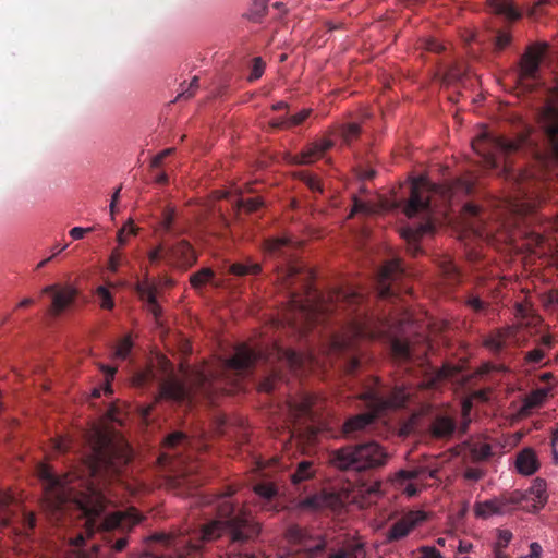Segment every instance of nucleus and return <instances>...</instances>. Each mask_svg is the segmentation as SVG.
<instances>
[{
  "label": "nucleus",
  "instance_id": "nucleus-26",
  "mask_svg": "<svg viewBox=\"0 0 558 558\" xmlns=\"http://www.w3.org/2000/svg\"><path fill=\"white\" fill-rule=\"evenodd\" d=\"M490 11L508 22H515L523 15L522 11L510 0H487Z\"/></svg>",
  "mask_w": 558,
  "mask_h": 558
},
{
  "label": "nucleus",
  "instance_id": "nucleus-17",
  "mask_svg": "<svg viewBox=\"0 0 558 558\" xmlns=\"http://www.w3.org/2000/svg\"><path fill=\"white\" fill-rule=\"evenodd\" d=\"M194 465H189L184 470L179 471L175 475L169 478L170 488L174 489L177 494H192L203 483V478L194 473Z\"/></svg>",
  "mask_w": 558,
  "mask_h": 558
},
{
  "label": "nucleus",
  "instance_id": "nucleus-14",
  "mask_svg": "<svg viewBox=\"0 0 558 558\" xmlns=\"http://www.w3.org/2000/svg\"><path fill=\"white\" fill-rule=\"evenodd\" d=\"M547 49L545 44H534L526 48L520 59V78L535 81Z\"/></svg>",
  "mask_w": 558,
  "mask_h": 558
},
{
  "label": "nucleus",
  "instance_id": "nucleus-46",
  "mask_svg": "<svg viewBox=\"0 0 558 558\" xmlns=\"http://www.w3.org/2000/svg\"><path fill=\"white\" fill-rule=\"evenodd\" d=\"M325 504V498L319 495H312L302 499L299 504L301 509L318 510Z\"/></svg>",
  "mask_w": 558,
  "mask_h": 558
},
{
  "label": "nucleus",
  "instance_id": "nucleus-1",
  "mask_svg": "<svg viewBox=\"0 0 558 558\" xmlns=\"http://www.w3.org/2000/svg\"><path fill=\"white\" fill-rule=\"evenodd\" d=\"M265 253L280 258L276 266L278 279L289 290V308L284 320L295 330L305 335L317 329L326 332L320 355L315 352L301 353L274 343L263 349H254L242 343L234 354L225 360L216 374L201 372L196 376L197 389L211 397L223 389V383L234 384L238 378L247 375L257 364H267L269 373L259 383V390L272 392L283 381V368L301 375L316 366L327 364L354 374L363 355L362 343L379 338L384 331L374 326L363 310L364 296L351 289L341 288L327 294L314 287V272L294 259V244L287 236L270 238L265 241Z\"/></svg>",
  "mask_w": 558,
  "mask_h": 558
},
{
  "label": "nucleus",
  "instance_id": "nucleus-59",
  "mask_svg": "<svg viewBox=\"0 0 558 558\" xmlns=\"http://www.w3.org/2000/svg\"><path fill=\"white\" fill-rule=\"evenodd\" d=\"M310 113H311V109H303L299 113L289 117L288 121H289L290 128L301 124L303 121H305V119H307Z\"/></svg>",
  "mask_w": 558,
  "mask_h": 558
},
{
  "label": "nucleus",
  "instance_id": "nucleus-52",
  "mask_svg": "<svg viewBox=\"0 0 558 558\" xmlns=\"http://www.w3.org/2000/svg\"><path fill=\"white\" fill-rule=\"evenodd\" d=\"M326 549V542L323 538H318L315 541L313 546H305L304 551L306 553L308 558H316Z\"/></svg>",
  "mask_w": 558,
  "mask_h": 558
},
{
  "label": "nucleus",
  "instance_id": "nucleus-61",
  "mask_svg": "<svg viewBox=\"0 0 558 558\" xmlns=\"http://www.w3.org/2000/svg\"><path fill=\"white\" fill-rule=\"evenodd\" d=\"M466 304L476 313L483 312L487 307V304L477 296L469 298Z\"/></svg>",
  "mask_w": 558,
  "mask_h": 558
},
{
  "label": "nucleus",
  "instance_id": "nucleus-62",
  "mask_svg": "<svg viewBox=\"0 0 558 558\" xmlns=\"http://www.w3.org/2000/svg\"><path fill=\"white\" fill-rule=\"evenodd\" d=\"M485 475V472L477 468H468L464 472V477L469 481H480Z\"/></svg>",
  "mask_w": 558,
  "mask_h": 558
},
{
  "label": "nucleus",
  "instance_id": "nucleus-7",
  "mask_svg": "<svg viewBox=\"0 0 558 558\" xmlns=\"http://www.w3.org/2000/svg\"><path fill=\"white\" fill-rule=\"evenodd\" d=\"M359 399L369 411L351 416L344 422L343 433L347 436L366 429L386 410L404 407L409 393L401 387L389 388L377 377H369L363 383Z\"/></svg>",
  "mask_w": 558,
  "mask_h": 558
},
{
  "label": "nucleus",
  "instance_id": "nucleus-35",
  "mask_svg": "<svg viewBox=\"0 0 558 558\" xmlns=\"http://www.w3.org/2000/svg\"><path fill=\"white\" fill-rule=\"evenodd\" d=\"M390 351L395 359L400 362H408L412 359L409 343L398 338H390Z\"/></svg>",
  "mask_w": 558,
  "mask_h": 558
},
{
  "label": "nucleus",
  "instance_id": "nucleus-40",
  "mask_svg": "<svg viewBox=\"0 0 558 558\" xmlns=\"http://www.w3.org/2000/svg\"><path fill=\"white\" fill-rule=\"evenodd\" d=\"M214 278V271L210 268H202L190 277V283L194 289H199Z\"/></svg>",
  "mask_w": 558,
  "mask_h": 558
},
{
  "label": "nucleus",
  "instance_id": "nucleus-42",
  "mask_svg": "<svg viewBox=\"0 0 558 558\" xmlns=\"http://www.w3.org/2000/svg\"><path fill=\"white\" fill-rule=\"evenodd\" d=\"M132 347H133V342H132L131 337L130 336L123 337L122 339H120V341L118 342V344L114 348V356L120 360H125L128 357L129 353L131 352Z\"/></svg>",
  "mask_w": 558,
  "mask_h": 558
},
{
  "label": "nucleus",
  "instance_id": "nucleus-55",
  "mask_svg": "<svg viewBox=\"0 0 558 558\" xmlns=\"http://www.w3.org/2000/svg\"><path fill=\"white\" fill-rule=\"evenodd\" d=\"M511 43V35L507 32L499 31L495 38V48L497 50H504Z\"/></svg>",
  "mask_w": 558,
  "mask_h": 558
},
{
  "label": "nucleus",
  "instance_id": "nucleus-37",
  "mask_svg": "<svg viewBox=\"0 0 558 558\" xmlns=\"http://www.w3.org/2000/svg\"><path fill=\"white\" fill-rule=\"evenodd\" d=\"M260 270L262 266L254 262L234 263L229 269V271L235 276L257 275Z\"/></svg>",
  "mask_w": 558,
  "mask_h": 558
},
{
  "label": "nucleus",
  "instance_id": "nucleus-12",
  "mask_svg": "<svg viewBox=\"0 0 558 558\" xmlns=\"http://www.w3.org/2000/svg\"><path fill=\"white\" fill-rule=\"evenodd\" d=\"M51 298V304L48 314L56 318L70 310L78 295V290L71 284L53 283L47 286L41 291Z\"/></svg>",
  "mask_w": 558,
  "mask_h": 558
},
{
  "label": "nucleus",
  "instance_id": "nucleus-41",
  "mask_svg": "<svg viewBox=\"0 0 558 558\" xmlns=\"http://www.w3.org/2000/svg\"><path fill=\"white\" fill-rule=\"evenodd\" d=\"M156 380V373L153 367H147L134 375L133 381L137 387H144Z\"/></svg>",
  "mask_w": 558,
  "mask_h": 558
},
{
  "label": "nucleus",
  "instance_id": "nucleus-13",
  "mask_svg": "<svg viewBox=\"0 0 558 558\" xmlns=\"http://www.w3.org/2000/svg\"><path fill=\"white\" fill-rule=\"evenodd\" d=\"M197 260L196 253L187 240L167 243L166 265L173 268L189 269Z\"/></svg>",
  "mask_w": 558,
  "mask_h": 558
},
{
  "label": "nucleus",
  "instance_id": "nucleus-48",
  "mask_svg": "<svg viewBox=\"0 0 558 558\" xmlns=\"http://www.w3.org/2000/svg\"><path fill=\"white\" fill-rule=\"evenodd\" d=\"M266 0H254L248 17L254 22H258L266 14Z\"/></svg>",
  "mask_w": 558,
  "mask_h": 558
},
{
  "label": "nucleus",
  "instance_id": "nucleus-32",
  "mask_svg": "<svg viewBox=\"0 0 558 558\" xmlns=\"http://www.w3.org/2000/svg\"><path fill=\"white\" fill-rule=\"evenodd\" d=\"M315 473L316 469L314 463L310 460H302L298 462L295 470L288 474V477L291 483L296 486L304 481L313 478Z\"/></svg>",
  "mask_w": 558,
  "mask_h": 558
},
{
  "label": "nucleus",
  "instance_id": "nucleus-15",
  "mask_svg": "<svg viewBox=\"0 0 558 558\" xmlns=\"http://www.w3.org/2000/svg\"><path fill=\"white\" fill-rule=\"evenodd\" d=\"M404 274L405 270L400 259H392L387 262L379 271V296L383 299L393 296L396 294V291L392 284Z\"/></svg>",
  "mask_w": 558,
  "mask_h": 558
},
{
  "label": "nucleus",
  "instance_id": "nucleus-2",
  "mask_svg": "<svg viewBox=\"0 0 558 558\" xmlns=\"http://www.w3.org/2000/svg\"><path fill=\"white\" fill-rule=\"evenodd\" d=\"M37 476L43 487L41 507L51 522L60 525L76 521L80 532L70 538L75 547H81L87 538L101 535L111 550L122 551L126 537L113 541L111 533L131 530L141 521V515L134 510L107 511L108 499L105 494L104 480H72L70 474L59 475L48 464L37 466Z\"/></svg>",
  "mask_w": 558,
  "mask_h": 558
},
{
  "label": "nucleus",
  "instance_id": "nucleus-54",
  "mask_svg": "<svg viewBox=\"0 0 558 558\" xmlns=\"http://www.w3.org/2000/svg\"><path fill=\"white\" fill-rule=\"evenodd\" d=\"M545 357V352L543 349L541 348H535L531 351H529L526 354H525V362L526 364H532V365H535V364H539L542 363V361L544 360Z\"/></svg>",
  "mask_w": 558,
  "mask_h": 558
},
{
  "label": "nucleus",
  "instance_id": "nucleus-16",
  "mask_svg": "<svg viewBox=\"0 0 558 558\" xmlns=\"http://www.w3.org/2000/svg\"><path fill=\"white\" fill-rule=\"evenodd\" d=\"M426 514L424 511H409L395 522L387 533L389 542H396L405 537L414 527L424 522Z\"/></svg>",
  "mask_w": 558,
  "mask_h": 558
},
{
  "label": "nucleus",
  "instance_id": "nucleus-27",
  "mask_svg": "<svg viewBox=\"0 0 558 558\" xmlns=\"http://www.w3.org/2000/svg\"><path fill=\"white\" fill-rule=\"evenodd\" d=\"M436 470H427L424 466H416L410 470H400L396 473L393 477L395 486H402L407 482H411L414 480L424 481L427 477L434 478L436 477Z\"/></svg>",
  "mask_w": 558,
  "mask_h": 558
},
{
  "label": "nucleus",
  "instance_id": "nucleus-51",
  "mask_svg": "<svg viewBox=\"0 0 558 558\" xmlns=\"http://www.w3.org/2000/svg\"><path fill=\"white\" fill-rule=\"evenodd\" d=\"M361 133V128L357 123H350L342 129V137L347 144L357 138Z\"/></svg>",
  "mask_w": 558,
  "mask_h": 558
},
{
  "label": "nucleus",
  "instance_id": "nucleus-21",
  "mask_svg": "<svg viewBox=\"0 0 558 558\" xmlns=\"http://www.w3.org/2000/svg\"><path fill=\"white\" fill-rule=\"evenodd\" d=\"M476 517L480 518H488L494 514H505L510 512V505L508 500V495H502L498 498L485 500L483 502H477L474 508Z\"/></svg>",
  "mask_w": 558,
  "mask_h": 558
},
{
  "label": "nucleus",
  "instance_id": "nucleus-3",
  "mask_svg": "<svg viewBox=\"0 0 558 558\" xmlns=\"http://www.w3.org/2000/svg\"><path fill=\"white\" fill-rule=\"evenodd\" d=\"M228 488L222 494H199L195 505L199 506L205 517L214 518L198 530L171 533H156L151 539L165 546L166 553H147L142 558H189L199 553L204 542H210L223 534H229L231 542L243 543L259 533L258 524L242 509H236Z\"/></svg>",
  "mask_w": 558,
  "mask_h": 558
},
{
  "label": "nucleus",
  "instance_id": "nucleus-38",
  "mask_svg": "<svg viewBox=\"0 0 558 558\" xmlns=\"http://www.w3.org/2000/svg\"><path fill=\"white\" fill-rule=\"evenodd\" d=\"M327 558H365V551L362 546H349L328 554Z\"/></svg>",
  "mask_w": 558,
  "mask_h": 558
},
{
  "label": "nucleus",
  "instance_id": "nucleus-4",
  "mask_svg": "<svg viewBox=\"0 0 558 558\" xmlns=\"http://www.w3.org/2000/svg\"><path fill=\"white\" fill-rule=\"evenodd\" d=\"M123 412L117 403H109L102 422L83 435L81 470L69 472L72 480L111 481L131 461V448L123 436L110 426L122 424Z\"/></svg>",
  "mask_w": 558,
  "mask_h": 558
},
{
  "label": "nucleus",
  "instance_id": "nucleus-19",
  "mask_svg": "<svg viewBox=\"0 0 558 558\" xmlns=\"http://www.w3.org/2000/svg\"><path fill=\"white\" fill-rule=\"evenodd\" d=\"M517 333L518 327L507 326L489 333L484 339L483 344L493 354L498 355L508 347L510 341H517Z\"/></svg>",
  "mask_w": 558,
  "mask_h": 558
},
{
  "label": "nucleus",
  "instance_id": "nucleus-56",
  "mask_svg": "<svg viewBox=\"0 0 558 558\" xmlns=\"http://www.w3.org/2000/svg\"><path fill=\"white\" fill-rule=\"evenodd\" d=\"M240 206L248 213H254L257 211L263 206V202L259 197H253L242 199Z\"/></svg>",
  "mask_w": 558,
  "mask_h": 558
},
{
  "label": "nucleus",
  "instance_id": "nucleus-44",
  "mask_svg": "<svg viewBox=\"0 0 558 558\" xmlns=\"http://www.w3.org/2000/svg\"><path fill=\"white\" fill-rule=\"evenodd\" d=\"M21 533L28 536L36 526V517L34 512H24L21 519ZM17 530V527H15Z\"/></svg>",
  "mask_w": 558,
  "mask_h": 558
},
{
  "label": "nucleus",
  "instance_id": "nucleus-58",
  "mask_svg": "<svg viewBox=\"0 0 558 558\" xmlns=\"http://www.w3.org/2000/svg\"><path fill=\"white\" fill-rule=\"evenodd\" d=\"M102 371H104L105 380H106V383H105V393L111 395L112 393V388H111V384L110 383H111V380L114 377L117 368L112 367V366H104Z\"/></svg>",
  "mask_w": 558,
  "mask_h": 558
},
{
  "label": "nucleus",
  "instance_id": "nucleus-43",
  "mask_svg": "<svg viewBox=\"0 0 558 558\" xmlns=\"http://www.w3.org/2000/svg\"><path fill=\"white\" fill-rule=\"evenodd\" d=\"M166 250L167 242H160L156 247L150 250L147 254L148 260L151 265L163 262L166 264Z\"/></svg>",
  "mask_w": 558,
  "mask_h": 558
},
{
  "label": "nucleus",
  "instance_id": "nucleus-11",
  "mask_svg": "<svg viewBox=\"0 0 558 558\" xmlns=\"http://www.w3.org/2000/svg\"><path fill=\"white\" fill-rule=\"evenodd\" d=\"M326 399L312 392H302L288 400V411L295 420L314 421L325 409Z\"/></svg>",
  "mask_w": 558,
  "mask_h": 558
},
{
  "label": "nucleus",
  "instance_id": "nucleus-6",
  "mask_svg": "<svg viewBox=\"0 0 558 558\" xmlns=\"http://www.w3.org/2000/svg\"><path fill=\"white\" fill-rule=\"evenodd\" d=\"M476 180L473 173H465L446 185L433 184L425 178L415 179L411 183L410 197L404 205L403 211L409 218L422 215L426 220L417 226L407 227L402 231L403 238L408 241V250L413 256L421 252L417 240L433 231L430 222L433 214L432 197L439 195L444 202L452 203L462 196L472 194L476 189Z\"/></svg>",
  "mask_w": 558,
  "mask_h": 558
},
{
  "label": "nucleus",
  "instance_id": "nucleus-20",
  "mask_svg": "<svg viewBox=\"0 0 558 558\" xmlns=\"http://www.w3.org/2000/svg\"><path fill=\"white\" fill-rule=\"evenodd\" d=\"M524 246L533 254H551L556 247V240L545 236L542 232L532 230L525 233Z\"/></svg>",
  "mask_w": 558,
  "mask_h": 558
},
{
  "label": "nucleus",
  "instance_id": "nucleus-49",
  "mask_svg": "<svg viewBox=\"0 0 558 558\" xmlns=\"http://www.w3.org/2000/svg\"><path fill=\"white\" fill-rule=\"evenodd\" d=\"M98 298L100 299V306L105 310H111L114 306V302L112 300V295L109 290L102 286L98 287L96 290Z\"/></svg>",
  "mask_w": 558,
  "mask_h": 558
},
{
  "label": "nucleus",
  "instance_id": "nucleus-60",
  "mask_svg": "<svg viewBox=\"0 0 558 558\" xmlns=\"http://www.w3.org/2000/svg\"><path fill=\"white\" fill-rule=\"evenodd\" d=\"M121 260V252L119 248H114L111 252L110 258H109V270L112 272H117L120 266Z\"/></svg>",
  "mask_w": 558,
  "mask_h": 558
},
{
  "label": "nucleus",
  "instance_id": "nucleus-9",
  "mask_svg": "<svg viewBox=\"0 0 558 558\" xmlns=\"http://www.w3.org/2000/svg\"><path fill=\"white\" fill-rule=\"evenodd\" d=\"M505 180L511 185L512 191L504 199L506 210L515 219L532 215L541 204V198L534 197L530 191L532 184L531 174L521 168L505 166L502 169Z\"/></svg>",
  "mask_w": 558,
  "mask_h": 558
},
{
  "label": "nucleus",
  "instance_id": "nucleus-33",
  "mask_svg": "<svg viewBox=\"0 0 558 558\" xmlns=\"http://www.w3.org/2000/svg\"><path fill=\"white\" fill-rule=\"evenodd\" d=\"M548 396V390L538 388L529 393L524 399L520 409L522 415H529L533 409L541 407Z\"/></svg>",
  "mask_w": 558,
  "mask_h": 558
},
{
  "label": "nucleus",
  "instance_id": "nucleus-34",
  "mask_svg": "<svg viewBox=\"0 0 558 558\" xmlns=\"http://www.w3.org/2000/svg\"><path fill=\"white\" fill-rule=\"evenodd\" d=\"M283 481V474L279 477H276L275 480H267L262 481L254 486V492L256 495H258L260 498L265 500H271L274 497L278 495V482Z\"/></svg>",
  "mask_w": 558,
  "mask_h": 558
},
{
  "label": "nucleus",
  "instance_id": "nucleus-64",
  "mask_svg": "<svg viewBox=\"0 0 558 558\" xmlns=\"http://www.w3.org/2000/svg\"><path fill=\"white\" fill-rule=\"evenodd\" d=\"M90 230V228L74 227L70 230V235L73 240H80L83 239L84 235Z\"/></svg>",
  "mask_w": 558,
  "mask_h": 558
},
{
  "label": "nucleus",
  "instance_id": "nucleus-36",
  "mask_svg": "<svg viewBox=\"0 0 558 558\" xmlns=\"http://www.w3.org/2000/svg\"><path fill=\"white\" fill-rule=\"evenodd\" d=\"M440 270L448 284H456L460 281L461 274L453 260L444 259L440 264Z\"/></svg>",
  "mask_w": 558,
  "mask_h": 558
},
{
  "label": "nucleus",
  "instance_id": "nucleus-53",
  "mask_svg": "<svg viewBox=\"0 0 558 558\" xmlns=\"http://www.w3.org/2000/svg\"><path fill=\"white\" fill-rule=\"evenodd\" d=\"M264 70H265V62L262 60V58H259V57L254 58L252 71L248 76V80L251 82L258 80L263 75Z\"/></svg>",
  "mask_w": 558,
  "mask_h": 558
},
{
  "label": "nucleus",
  "instance_id": "nucleus-39",
  "mask_svg": "<svg viewBox=\"0 0 558 558\" xmlns=\"http://www.w3.org/2000/svg\"><path fill=\"white\" fill-rule=\"evenodd\" d=\"M492 454V447L488 444L473 445L470 449V458L473 462L486 461Z\"/></svg>",
  "mask_w": 558,
  "mask_h": 558
},
{
  "label": "nucleus",
  "instance_id": "nucleus-24",
  "mask_svg": "<svg viewBox=\"0 0 558 558\" xmlns=\"http://www.w3.org/2000/svg\"><path fill=\"white\" fill-rule=\"evenodd\" d=\"M187 395L185 386L174 378H168L159 383L160 399L182 402L187 398Z\"/></svg>",
  "mask_w": 558,
  "mask_h": 558
},
{
  "label": "nucleus",
  "instance_id": "nucleus-28",
  "mask_svg": "<svg viewBox=\"0 0 558 558\" xmlns=\"http://www.w3.org/2000/svg\"><path fill=\"white\" fill-rule=\"evenodd\" d=\"M515 468L518 472L522 475L534 474L539 468V463L537 461L534 450L531 448H525L521 450L517 454Z\"/></svg>",
  "mask_w": 558,
  "mask_h": 558
},
{
  "label": "nucleus",
  "instance_id": "nucleus-29",
  "mask_svg": "<svg viewBox=\"0 0 558 558\" xmlns=\"http://www.w3.org/2000/svg\"><path fill=\"white\" fill-rule=\"evenodd\" d=\"M14 497L8 493L0 492V529L9 527L16 517Z\"/></svg>",
  "mask_w": 558,
  "mask_h": 558
},
{
  "label": "nucleus",
  "instance_id": "nucleus-30",
  "mask_svg": "<svg viewBox=\"0 0 558 558\" xmlns=\"http://www.w3.org/2000/svg\"><path fill=\"white\" fill-rule=\"evenodd\" d=\"M136 292L141 300L145 301L148 305L149 311L155 317H158L160 314V306L157 303V289L154 284L148 281L138 282L136 284Z\"/></svg>",
  "mask_w": 558,
  "mask_h": 558
},
{
  "label": "nucleus",
  "instance_id": "nucleus-45",
  "mask_svg": "<svg viewBox=\"0 0 558 558\" xmlns=\"http://www.w3.org/2000/svg\"><path fill=\"white\" fill-rule=\"evenodd\" d=\"M140 231V228L135 227L133 221L130 219L119 231L117 234L118 243L123 246L126 243V235H136Z\"/></svg>",
  "mask_w": 558,
  "mask_h": 558
},
{
  "label": "nucleus",
  "instance_id": "nucleus-31",
  "mask_svg": "<svg viewBox=\"0 0 558 558\" xmlns=\"http://www.w3.org/2000/svg\"><path fill=\"white\" fill-rule=\"evenodd\" d=\"M454 429V421L445 415H437L429 425L432 436L437 439L452 436Z\"/></svg>",
  "mask_w": 558,
  "mask_h": 558
},
{
  "label": "nucleus",
  "instance_id": "nucleus-22",
  "mask_svg": "<svg viewBox=\"0 0 558 558\" xmlns=\"http://www.w3.org/2000/svg\"><path fill=\"white\" fill-rule=\"evenodd\" d=\"M332 146L333 142L327 138L314 142L310 144L305 149H303L300 154L295 155L293 157V162L299 165L312 163L315 160L322 158L324 154L327 150H329Z\"/></svg>",
  "mask_w": 558,
  "mask_h": 558
},
{
  "label": "nucleus",
  "instance_id": "nucleus-63",
  "mask_svg": "<svg viewBox=\"0 0 558 558\" xmlns=\"http://www.w3.org/2000/svg\"><path fill=\"white\" fill-rule=\"evenodd\" d=\"M396 487L399 489H402L403 493L407 494L409 497H413V496L417 495V493H418V488H417L416 484H414L412 482H407L401 487L400 486H396Z\"/></svg>",
  "mask_w": 558,
  "mask_h": 558
},
{
  "label": "nucleus",
  "instance_id": "nucleus-23",
  "mask_svg": "<svg viewBox=\"0 0 558 558\" xmlns=\"http://www.w3.org/2000/svg\"><path fill=\"white\" fill-rule=\"evenodd\" d=\"M158 231L162 236L169 235L172 238H178L184 234L186 229L178 225L175 209L173 207L167 206L161 213V217L158 223Z\"/></svg>",
  "mask_w": 558,
  "mask_h": 558
},
{
  "label": "nucleus",
  "instance_id": "nucleus-47",
  "mask_svg": "<svg viewBox=\"0 0 558 558\" xmlns=\"http://www.w3.org/2000/svg\"><path fill=\"white\" fill-rule=\"evenodd\" d=\"M198 87H199V78H198V76H194L187 86L185 85V83L181 84V92L179 93L177 99L192 98L195 95Z\"/></svg>",
  "mask_w": 558,
  "mask_h": 558
},
{
  "label": "nucleus",
  "instance_id": "nucleus-50",
  "mask_svg": "<svg viewBox=\"0 0 558 558\" xmlns=\"http://www.w3.org/2000/svg\"><path fill=\"white\" fill-rule=\"evenodd\" d=\"M73 440L68 436H60L53 439V449L59 453H65L73 448Z\"/></svg>",
  "mask_w": 558,
  "mask_h": 558
},
{
  "label": "nucleus",
  "instance_id": "nucleus-8",
  "mask_svg": "<svg viewBox=\"0 0 558 558\" xmlns=\"http://www.w3.org/2000/svg\"><path fill=\"white\" fill-rule=\"evenodd\" d=\"M388 453L376 441H364L343 446L330 454V463L339 471L364 473L384 466Z\"/></svg>",
  "mask_w": 558,
  "mask_h": 558
},
{
  "label": "nucleus",
  "instance_id": "nucleus-5",
  "mask_svg": "<svg viewBox=\"0 0 558 558\" xmlns=\"http://www.w3.org/2000/svg\"><path fill=\"white\" fill-rule=\"evenodd\" d=\"M538 124L544 132V150L532 137L530 129L519 133L514 138L493 135L484 131L472 142L473 150L483 158L486 168H498L497 154H511L521 150L531 151L542 163L547 166L548 158L558 161V108L554 104H546L538 112Z\"/></svg>",
  "mask_w": 558,
  "mask_h": 558
},
{
  "label": "nucleus",
  "instance_id": "nucleus-10",
  "mask_svg": "<svg viewBox=\"0 0 558 558\" xmlns=\"http://www.w3.org/2000/svg\"><path fill=\"white\" fill-rule=\"evenodd\" d=\"M508 500L510 510L521 508L527 512H536L547 502L546 483L541 478H536L529 489L510 493Z\"/></svg>",
  "mask_w": 558,
  "mask_h": 558
},
{
  "label": "nucleus",
  "instance_id": "nucleus-57",
  "mask_svg": "<svg viewBox=\"0 0 558 558\" xmlns=\"http://www.w3.org/2000/svg\"><path fill=\"white\" fill-rule=\"evenodd\" d=\"M511 539H512V533L510 531H507V530L499 531L495 549L506 548Z\"/></svg>",
  "mask_w": 558,
  "mask_h": 558
},
{
  "label": "nucleus",
  "instance_id": "nucleus-18",
  "mask_svg": "<svg viewBox=\"0 0 558 558\" xmlns=\"http://www.w3.org/2000/svg\"><path fill=\"white\" fill-rule=\"evenodd\" d=\"M465 223L480 238H487L493 232L486 222V213L474 203H466L463 206Z\"/></svg>",
  "mask_w": 558,
  "mask_h": 558
},
{
  "label": "nucleus",
  "instance_id": "nucleus-25",
  "mask_svg": "<svg viewBox=\"0 0 558 558\" xmlns=\"http://www.w3.org/2000/svg\"><path fill=\"white\" fill-rule=\"evenodd\" d=\"M191 446V440L187 435L183 432H173L169 434L165 439V452L160 457L162 463H169L168 459L171 458L170 451H174L173 454L179 453L180 450H185Z\"/></svg>",
  "mask_w": 558,
  "mask_h": 558
}]
</instances>
